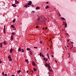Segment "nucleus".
I'll use <instances>...</instances> for the list:
<instances>
[{"instance_id": "f257e3e1", "label": "nucleus", "mask_w": 76, "mask_h": 76, "mask_svg": "<svg viewBox=\"0 0 76 76\" xmlns=\"http://www.w3.org/2000/svg\"><path fill=\"white\" fill-rule=\"evenodd\" d=\"M41 18L42 19V20H41V22L42 23H43L44 22H45V20H46V18H45V17L44 16H42L41 17Z\"/></svg>"}, {"instance_id": "f03ea898", "label": "nucleus", "mask_w": 76, "mask_h": 76, "mask_svg": "<svg viewBox=\"0 0 76 76\" xmlns=\"http://www.w3.org/2000/svg\"><path fill=\"white\" fill-rule=\"evenodd\" d=\"M45 67H48L50 71H51V70L50 69L51 68V67L50 66V65H49V64H47V63H46V64H45Z\"/></svg>"}, {"instance_id": "7ed1b4c3", "label": "nucleus", "mask_w": 76, "mask_h": 76, "mask_svg": "<svg viewBox=\"0 0 76 76\" xmlns=\"http://www.w3.org/2000/svg\"><path fill=\"white\" fill-rule=\"evenodd\" d=\"M32 4V1H29V3H28L27 4V5H31Z\"/></svg>"}, {"instance_id": "20e7f679", "label": "nucleus", "mask_w": 76, "mask_h": 76, "mask_svg": "<svg viewBox=\"0 0 76 76\" xmlns=\"http://www.w3.org/2000/svg\"><path fill=\"white\" fill-rule=\"evenodd\" d=\"M13 35H11V41H12V40H13Z\"/></svg>"}, {"instance_id": "39448f33", "label": "nucleus", "mask_w": 76, "mask_h": 76, "mask_svg": "<svg viewBox=\"0 0 76 76\" xmlns=\"http://www.w3.org/2000/svg\"><path fill=\"white\" fill-rule=\"evenodd\" d=\"M12 6H13V7H16L17 6V5H16V4H12Z\"/></svg>"}, {"instance_id": "423d86ee", "label": "nucleus", "mask_w": 76, "mask_h": 76, "mask_svg": "<svg viewBox=\"0 0 76 76\" xmlns=\"http://www.w3.org/2000/svg\"><path fill=\"white\" fill-rule=\"evenodd\" d=\"M12 51H13V49L12 48H11L10 50V53H12Z\"/></svg>"}, {"instance_id": "0eeeda50", "label": "nucleus", "mask_w": 76, "mask_h": 76, "mask_svg": "<svg viewBox=\"0 0 76 76\" xmlns=\"http://www.w3.org/2000/svg\"><path fill=\"white\" fill-rule=\"evenodd\" d=\"M44 60H45L46 61H47V60H48V58H47L46 59L45 58H43Z\"/></svg>"}, {"instance_id": "6e6552de", "label": "nucleus", "mask_w": 76, "mask_h": 76, "mask_svg": "<svg viewBox=\"0 0 76 76\" xmlns=\"http://www.w3.org/2000/svg\"><path fill=\"white\" fill-rule=\"evenodd\" d=\"M32 64L33 66H35V62L34 61L32 62Z\"/></svg>"}, {"instance_id": "1a4fd4ad", "label": "nucleus", "mask_w": 76, "mask_h": 76, "mask_svg": "<svg viewBox=\"0 0 76 76\" xmlns=\"http://www.w3.org/2000/svg\"><path fill=\"white\" fill-rule=\"evenodd\" d=\"M25 61L26 62V63H29V61H28V59H26L25 60Z\"/></svg>"}, {"instance_id": "9d476101", "label": "nucleus", "mask_w": 76, "mask_h": 76, "mask_svg": "<svg viewBox=\"0 0 76 76\" xmlns=\"http://www.w3.org/2000/svg\"><path fill=\"white\" fill-rule=\"evenodd\" d=\"M15 4H18V3H19V1H17V0H15Z\"/></svg>"}, {"instance_id": "9b49d317", "label": "nucleus", "mask_w": 76, "mask_h": 76, "mask_svg": "<svg viewBox=\"0 0 76 76\" xmlns=\"http://www.w3.org/2000/svg\"><path fill=\"white\" fill-rule=\"evenodd\" d=\"M3 44H4V45H6V41H4V42H3Z\"/></svg>"}, {"instance_id": "f8f14e48", "label": "nucleus", "mask_w": 76, "mask_h": 76, "mask_svg": "<svg viewBox=\"0 0 76 76\" xmlns=\"http://www.w3.org/2000/svg\"><path fill=\"white\" fill-rule=\"evenodd\" d=\"M40 9V7H36V10H38V9Z\"/></svg>"}, {"instance_id": "ddd939ff", "label": "nucleus", "mask_w": 76, "mask_h": 76, "mask_svg": "<svg viewBox=\"0 0 76 76\" xmlns=\"http://www.w3.org/2000/svg\"><path fill=\"white\" fill-rule=\"evenodd\" d=\"M0 47H3V44L2 43H0Z\"/></svg>"}, {"instance_id": "4468645a", "label": "nucleus", "mask_w": 76, "mask_h": 76, "mask_svg": "<svg viewBox=\"0 0 76 76\" xmlns=\"http://www.w3.org/2000/svg\"><path fill=\"white\" fill-rule=\"evenodd\" d=\"M27 5V4L25 5V6H24V7H26V8H27V7H28Z\"/></svg>"}, {"instance_id": "2eb2a0df", "label": "nucleus", "mask_w": 76, "mask_h": 76, "mask_svg": "<svg viewBox=\"0 0 76 76\" xmlns=\"http://www.w3.org/2000/svg\"><path fill=\"white\" fill-rule=\"evenodd\" d=\"M19 51H21V49H20V47H19V48L18 49Z\"/></svg>"}, {"instance_id": "dca6fc26", "label": "nucleus", "mask_w": 76, "mask_h": 76, "mask_svg": "<svg viewBox=\"0 0 76 76\" xmlns=\"http://www.w3.org/2000/svg\"><path fill=\"white\" fill-rule=\"evenodd\" d=\"M49 8V6H47L46 7H45V9H48V8Z\"/></svg>"}, {"instance_id": "f3484780", "label": "nucleus", "mask_w": 76, "mask_h": 76, "mask_svg": "<svg viewBox=\"0 0 76 76\" xmlns=\"http://www.w3.org/2000/svg\"><path fill=\"white\" fill-rule=\"evenodd\" d=\"M11 28H15V27H14V26H13V25H12L11 26Z\"/></svg>"}, {"instance_id": "a211bd4d", "label": "nucleus", "mask_w": 76, "mask_h": 76, "mask_svg": "<svg viewBox=\"0 0 76 76\" xmlns=\"http://www.w3.org/2000/svg\"><path fill=\"white\" fill-rule=\"evenodd\" d=\"M27 51H30L31 50V49L29 48H27Z\"/></svg>"}, {"instance_id": "6ab92c4d", "label": "nucleus", "mask_w": 76, "mask_h": 76, "mask_svg": "<svg viewBox=\"0 0 76 76\" xmlns=\"http://www.w3.org/2000/svg\"><path fill=\"white\" fill-rule=\"evenodd\" d=\"M8 58L9 59H10L11 58H12V57H11V56H10V55H9L8 56Z\"/></svg>"}, {"instance_id": "aec40b11", "label": "nucleus", "mask_w": 76, "mask_h": 76, "mask_svg": "<svg viewBox=\"0 0 76 76\" xmlns=\"http://www.w3.org/2000/svg\"><path fill=\"white\" fill-rule=\"evenodd\" d=\"M5 29H4L3 30H4V34H6V30H5Z\"/></svg>"}, {"instance_id": "412c9836", "label": "nucleus", "mask_w": 76, "mask_h": 76, "mask_svg": "<svg viewBox=\"0 0 76 76\" xmlns=\"http://www.w3.org/2000/svg\"><path fill=\"white\" fill-rule=\"evenodd\" d=\"M61 19H62V20H66V19H65V18L63 17H62L61 18Z\"/></svg>"}, {"instance_id": "4be33fe9", "label": "nucleus", "mask_w": 76, "mask_h": 76, "mask_svg": "<svg viewBox=\"0 0 76 76\" xmlns=\"http://www.w3.org/2000/svg\"><path fill=\"white\" fill-rule=\"evenodd\" d=\"M33 69H34V72H35V71H36V70H37V69L34 68H33Z\"/></svg>"}, {"instance_id": "5701e85b", "label": "nucleus", "mask_w": 76, "mask_h": 76, "mask_svg": "<svg viewBox=\"0 0 76 76\" xmlns=\"http://www.w3.org/2000/svg\"><path fill=\"white\" fill-rule=\"evenodd\" d=\"M20 72H21V71L19 70L17 72V73H20Z\"/></svg>"}, {"instance_id": "b1692460", "label": "nucleus", "mask_w": 76, "mask_h": 76, "mask_svg": "<svg viewBox=\"0 0 76 76\" xmlns=\"http://www.w3.org/2000/svg\"><path fill=\"white\" fill-rule=\"evenodd\" d=\"M15 19H14L12 21L14 23H15Z\"/></svg>"}, {"instance_id": "393cba45", "label": "nucleus", "mask_w": 76, "mask_h": 76, "mask_svg": "<svg viewBox=\"0 0 76 76\" xmlns=\"http://www.w3.org/2000/svg\"><path fill=\"white\" fill-rule=\"evenodd\" d=\"M40 56L41 57V56H42V53H41V52H40Z\"/></svg>"}, {"instance_id": "a878e982", "label": "nucleus", "mask_w": 76, "mask_h": 76, "mask_svg": "<svg viewBox=\"0 0 76 76\" xmlns=\"http://www.w3.org/2000/svg\"><path fill=\"white\" fill-rule=\"evenodd\" d=\"M21 51H22V53L23 52H24V50H23V49H21Z\"/></svg>"}, {"instance_id": "bb28decb", "label": "nucleus", "mask_w": 76, "mask_h": 76, "mask_svg": "<svg viewBox=\"0 0 76 76\" xmlns=\"http://www.w3.org/2000/svg\"><path fill=\"white\" fill-rule=\"evenodd\" d=\"M65 27H67V23H65Z\"/></svg>"}, {"instance_id": "cd10ccee", "label": "nucleus", "mask_w": 76, "mask_h": 76, "mask_svg": "<svg viewBox=\"0 0 76 76\" xmlns=\"http://www.w3.org/2000/svg\"><path fill=\"white\" fill-rule=\"evenodd\" d=\"M10 61H12V58H10L9 60Z\"/></svg>"}, {"instance_id": "c85d7f7f", "label": "nucleus", "mask_w": 76, "mask_h": 76, "mask_svg": "<svg viewBox=\"0 0 76 76\" xmlns=\"http://www.w3.org/2000/svg\"><path fill=\"white\" fill-rule=\"evenodd\" d=\"M12 34L13 35H15V32H13L12 33Z\"/></svg>"}, {"instance_id": "c756f323", "label": "nucleus", "mask_w": 76, "mask_h": 76, "mask_svg": "<svg viewBox=\"0 0 76 76\" xmlns=\"http://www.w3.org/2000/svg\"><path fill=\"white\" fill-rule=\"evenodd\" d=\"M40 44H42V41H40Z\"/></svg>"}, {"instance_id": "7c9ffc66", "label": "nucleus", "mask_w": 76, "mask_h": 76, "mask_svg": "<svg viewBox=\"0 0 76 76\" xmlns=\"http://www.w3.org/2000/svg\"><path fill=\"white\" fill-rule=\"evenodd\" d=\"M30 54H32V53L31 51H30Z\"/></svg>"}, {"instance_id": "2f4dec72", "label": "nucleus", "mask_w": 76, "mask_h": 76, "mask_svg": "<svg viewBox=\"0 0 76 76\" xmlns=\"http://www.w3.org/2000/svg\"><path fill=\"white\" fill-rule=\"evenodd\" d=\"M2 75H3V76H4V72H2Z\"/></svg>"}, {"instance_id": "473e14b6", "label": "nucleus", "mask_w": 76, "mask_h": 76, "mask_svg": "<svg viewBox=\"0 0 76 76\" xmlns=\"http://www.w3.org/2000/svg\"><path fill=\"white\" fill-rule=\"evenodd\" d=\"M48 29V27H46L45 28V30H46V29Z\"/></svg>"}, {"instance_id": "72a5a7b5", "label": "nucleus", "mask_w": 76, "mask_h": 76, "mask_svg": "<svg viewBox=\"0 0 76 76\" xmlns=\"http://www.w3.org/2000/svg\"><path fill=\"white\" fill-rule=\"evenodd\" d=\"M34 48H36V49H37L38 48V47H34Z\"/></svg>"}, {"instance_id": "f704fd0d", "label": "nucleus", "mask_w": 76, "mask_h": 76, "mask_svg": "<svg viewBox=\"0 0 76 76\" xmlns=\"http://www.w3.org/2000/svg\"><path fill=\"white\" fill-rule=\"evenodd\" d=\"M36 28H39V26H36Z\"/></svg>"}, {"instance_id": "c9c22d12", "label": "nucleus", "mask_w": 76, "mask_h": 76, "mask_svg": "<svg viewBox=\"0 0 76 76\" xmlns=\"http://www.w3.org/2000/svg\"><path fill=\"white\" fill-rule=\"evenodd\" d=\"M63 23L64 24V25H65L66 23L65 22H63Z\"/></svg>"}, {"instance_id": "e433bc0d", "label": "nucleus", "mask_w": 76, "mask_h": 76, "mask_svg": "<svg viewBox=\"0 0 76 76\" xmlns=\"http://www.w3.org/2000/svg\"><path fill=\"white\" fill-rule=\"evenodd\" d=\"M47 55L48 56V57H49V54H48L47 53Z\"/></svg>"}, {"instance_id": "4c0bfd02", "label": "nucleus", "mask_w": 76, "mask_h": 76, "mask_svg": "<svg viewBox=\"0 0 76 76\" xmlns=\"http://www.w3.org/2000/svg\"><path fill=\"white\" fill-rule=\"evenodd\" d=\"M4 29H6V26H4Z\"/></svg>"}, {"instance_id": "58836bf2", "label": "nucleus", "mask_w": 76, "mask_h": 76, "mask_svg": "<svg viewBox=\"0 0 76 76\" xmlns=\"http://www.w3.org/2000/svg\"><path fill=\"white\" fill-rule=\"evenodd\" d=\"M42 57H44V56L42 54Z\"/></svg>"}, {"instance_id": "ea45409f", "label": "nucleus", "mask_w": 76, "mask_h": 76, "mask_svg": "<svg viewBox=\"0 0 76 76\" xmlns=\"http://www.w3.org/2000/svg\"><path fill=\"white\" fill-rule=\"evenodd\" d=\"M32 13H35V11H32Z\"/></svg>"}, {"instance_id": "a19ab883", "label": "nucleus", "mask_w": 76, "mask_h": 76, "mask_svg": "<svg viewBox=\"0 0 76 76\" xmlns=\"http://www.w3.org/2000/svg\"><path fill=\"white\" fill-rule=\"evenodd\" d=\"M13 28V29H14V30H16V29L15 28V27H14V28Z\"/></svg>"}, {"instance_id": "79ce46f5", "label": "nucleus", "mask_w": 76, "mask_h": 76, "mask_svg": "<svg viewBox=\"0 0 76 76\" xmlns=\"http://www.w3.org/2000/svg\"><path fill=\"white\" fill-rule=\"evenodd\" d=\"M2 63V61H1L0 60V64L1 63Z\"/></svg>"}, {"instance_id": "37998d69", "label": "nucleus", "mask_w": 76, "mask_h": 76, "mask_svg": "<svg viewBox=\"0 0 76 76\" xmlns=\"http://www.w3.org/2000/svg\"><path fill=\"white\" fill-rule=\"evenodd\" d=\"M4 76H7V74H5Z\"/></svg>"}, {"instance_id": "c03bdc74", "label": "nucleus", "mask_w": 76, "mask_h": 76, "mask_svg": "<svg viewBox=\"0 0 76 76\" xmlns=\"http://www.w3.org/2000/svg\"><path fill=\"white\" fill-rule=\"evenodd\" d=\"M31 72H32L33 73H34V71H33V70H31Z\"/></svg>"}, {"instance_id": "a18cd8bd", "label": "nucleus", "mask_w": 76, "mask_h": 76, "mask_svg": "<svg viewBox=\"0 0 76 76\" xmlns=\"http://www.w3.org/2000/svg\"><path fill=\"white\" fill-rule=\"evenodd\" d=\"M55 61H56V63H57V61L56 60H55Z\"/></svg>"}, {"instance_id": "49530a36", "label": "nucleus", "mask_w": 76, "mask_h": 76, "mask_svg": "<svg viewBox=\"0 0 76 76\" xmlns=\"http://www.w3.org/2000/svg\"><path fill=\"white\" fill-rule=\"evenodd\" d=\"M29 6H29V5H27V7H29Z\"/></svg>"}, {"instance_id": "de8ad7c7", "label": "nucleus", "mask_w": 76, "mask_h": 76, "mask_svg": "<svg viewBox=\"0 0 76 76\" xmlns=\"http://www.w3.org/2000/svg\"><path fill=\"white\" fill-rule=\"evenodd\" d=\"M31 6H32V7H34V6L33 5H31Z\"/></svg>"}, {"instance_id": "09e8293b", "label": "nucleus", "mask_w": 76, "mask_h": 76, "mask_svg": "<svg viewBox=\"0 0 76 76\" xmlns=\"http://www.w3.org/2000/svg\"><path fill=\"white\" fill-rule=\"evenodd\" d=\"M69 40L68 39L67 41V42H69Z\"/></svg>"}, {"instance_id": "8fccbe9b", "label": "nucleus", "mask_w": 76, "mask_h": 76, "mask_svg": "<svg viewBox=\"0 0 76 76\" xmlns=\"http://www.w3.org/2000/svg\"><path fill=\"white\" fill-rule=\"evenodd\" d=\"M37 24H39V23H38V21H37Z\"/></svg>"}, {"instance_id": "3c124183", "label": "nucleus", "mask_w": 76, "mask_h": 76, "mask_svg": "<svg viewBox=\"0 0 76 76\" xmlns=\"http://www.w3.org/2000/svg\"><path fill=\"white\" fill-rule=\"evenodd\" d=\"M44 29H45V28L44 27H43V30H44Z\"/></svg>"}, {"instance_id": "603ef678", "label": "nucleus", "mask_w": 76, "mask_h": 76, "mask_svg": "<svg viewBox=\"0 0 76 76\" xmlns=\"http://www.w3.org/2000/svg\"><path fill=\"white\" fill-rule=\"evenodd\" d=\"M46 4H48V2H46Z\"/></svg>"}, {"instance_id": "864d4df0", "label": "nucleus", "mask_w": 76, "mask_h": 76, "mask_svg": "<svg viewBox=\"0 0 76 76\" xmlns=\"http://www.w3.org/2000/svg\"><path fill=\"white\" fill-rule=\"evenodd\" d=\"M26 72H27V73H28V71H26Z\"/></svg>"}, {"instance_id": "5fc2aeb1", "label": "nucleus", "mask_w": 76, "mask_h": 76, "mask_svg": "<svg viewBox=\"0 0 76 76\" xmlns=\"http://www.w3.org/2000/svg\"><path fill=\"white\" fill-rule=\"evenodd\" d=\"M11 76H15L14 75H11Z\"/></svg>"}, {"instance_id": "6e6d98bb", "label": "nucleus", "mask_w": 76, "mask_h": 76, "mask_svg": "<svg viewBox=\"0 0 76 76\" xmlns=\"http://www.w3.org/2000/svg\"><path fill=\"white\" fill-rule=\"evenodd\" d=\"M50 72H53V70H51Z\"/></svg>"}, {"instance_id": "4d7b16f0", "label": "nucleus", "mask_w": 76, "mask_h": 76, "mask_svg": "<svg viewBox=\"0 0 76 76\" xmlns=\"http://www.w3.org/2000/svg\"><path fill=\"white\" fill-rule=\"evenodd\" d=\"M48 58H49V59L50 58L49 56H48Z\"/></svg>"}, {"instance_id": "13d9d810", "label": "nucleus", "mask_w": 76, "mask_h": 76, "mask_svg": "<svg viewBox=\"0 0 76 76\" xmlns=\"http://www.w3.org/2000/svg\"><path fill=\"white\" fill-rule=\"evenodd\" d=\"M52 57H54V56H53V55H52Z\"/></svg>"}, {"instance_id": "bf43d9fd", "label": "nucleus", "mask_w": 76, "mask_h": 76, "mask_svg": "<svg viewBox=\"0 0 76 76\" xmlns=\"http://www.w3.org/2000/svg\"><path fill=\"white\" fill-rule=\"evenodd\" d=\"M69 56H70V53H69Z\"/></svg>"}, {"instance_id": "052dcab7", "label": "nucleus", "mask_w": 76, "mask_h": 76, "mask_svg": "<svg viewBox=\"0 0 76 76\" xmlns=\"http://www.w3.org/2000/svg\"><path fill=\"white\" fill-rule=\"evenodd\" d=\"M65 48H66V46L65 47Z\"/></svg>"}, {"instance_id": "680f3d73", "label": "nucleus", "mask_w": 76, "mask_h": 76, "mask_svg": "<svg viewBox=\"0 0 76 76\" xmlns=\"http://www.w3.org/2000/svg\"><path fill=\"white\" fill-rule=\"evenodd\" d=\"M71 43H73V44L74 43H73V42H72Z\"/></svg>"}, {"instance_id": "e2e57ef3", "label": "nucleus", "mask_w": 76, "mask_h": 76, "mask_svg": "<svg viewBox=\"0 0 76 76\" xmlns=\"http://www.w3.org/2000/svg\"><path fill=\"white\" fill-rule=\"evenodd\" d=\"M32 74H33V73H31V75H32Z\"/></svg>"}, {"instance_id": "0e129e2a", "label": "nucleus", "mask_w": 76, "mask_h": 76, "mask_svg": "<svg viewBox=\"0 0 76 76\" xmlns=\"http://www.w3.org/2000/svg\"><path fill=\"white\" fill-rule=\"evenodd\" d=\"M67 47H69V46H67Z\"/></svg>"}, {"instance_id": "69168bd1", "label": "nucleus", "mask_w": 76, "mask_h": 76, "mask_svg": "<svg viewBox=\"0 0 76 76\" xmlns=\"http://www.w3.org/2000/svg\"><path fill=\"white\" fill-rule=\"evenodd\" d=\"M70 50H72V48H70Z\"/></svg>"}, {"instance_id": "338daca9", "label": "nucleus", "mask_w": 76, "mask_h": 76, "mask_svg": "<svg viewBox=\"0 0 76 76\" xmlns=\"http://www.w3.org/2000/svg\"><path fill=\"white\" fill-rule=\"evenodd\" d=\"M69 57H70V56H69L68 57V58H69Z\"/></svg>"}, {"instance_id": "774afa93", "label": "nucleus", "mask_w": 76, "mask_h": 76, "mask_svg": "<svg viewBox=\"0 0 76 76\" xmlns=\"http://www.w3.org/2000/svg\"><path fill=\"white\" fill-rule=\"evenodd\" d=\"M48 74H50V72H48Z\"/></svg>"}]
</instances>
